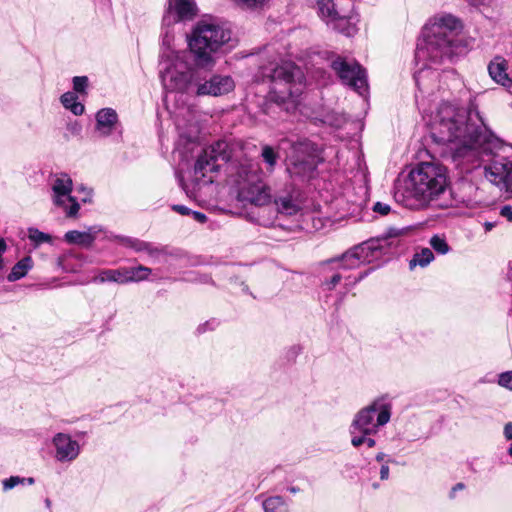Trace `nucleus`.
<instances>
[{
	"label": "nucleus",
	"mask_w": 512,
	"mask_h": 512,
	"mask_svg": "<svg viewBox=\"0 0 512 512\" xmlns=\"http://www.w3.org/2000/svg\"><path fill=\"white\" fill-rule=\"evenodd\" d=\"M431 129L435 141L448 145L453 158L470 154L494 155L502 147L501 140L484 125L475 109L442 103L437 108Z\"/></svg>",
	"instance_id": "f257e3e1"
},
{
	"label": "nucleus",
	"mask_w": 512,
	"mask_h": 512,
	"mask_svg": "<svg viewBox=\"0 0 512 512\" xmlns=\"http://www.w3.org/2000/svg\"><path fill=\"white\" fill-rule=\"evenodd\" d=\"M459 27L460 22L452 15L442 16L425 27L423 40L418 43L415 52L417 64L422 63V68L414 76L419 89L429 74L437 77L429 71L430 65L439 64L444 58L451 57L454 31Z\"/></svg>",
	"instance_id": "f03ea898"
},
{
	"label": "nucleus",
	"mask_w": 512,
	"mask_h": 512,
	"mask_svg": "<svg viewBox=\"0 0 512 512\" xmlns=\"http://www.w3.org/2000/svg\"><path fill=\"white\" fill-rule=\"evenodd\" d=\"M408 231V227L402 229L392 227L384 237L364 242L353 247L340 258L321 263L323 273L333 272L330 278H325L322 286L327 290H333L343 278V270L355 269L362 264L373 262L381 255V250L384 247L381 242H385V245L388 246L393 245L395 238L406 235Z\"/></svg>",
	"instance_id": "7ed1b4c3"
},
{
	"label": "nucleus",
	"mask_w": 512,
	"mask_h": 512,
	"mask_svg": "<svg viewBox=\"0 0 512 512\" xmlns=\"http://www.w3.org/2000/svg\"><path fill=\"white\" fill-rule=\"evenodd\" d=\"M241 149L239 142L227 141H218L205 148L197 158L193 178L189 183L183 184L186 194L194 199L200 198L202 189L213 183L215 174L222 164L233 160L239 161L238 154Z\"/></svg>",
	"instance_id": "20e7f679"
},
{
	"label": "nucleus",
	"mask_w": 512,
	"mask_h": 512,
	"mask_svg": "<svg viewBox=\"0 0 512 512\" xmlns=\"http://www.w3.org/2000/svg\"><path fill=\"white\" fill-rule=\"evenodd\" d=\"M264 74L271 79L270 99L284 105L287 112L296 109L304 89V77L300 68L292 62L284 61L265 67Z\"/></svg>",
	"instance_id": "39448f33"
},
{
	"label": "nucleus",
	"mask_w": 512,
	"mask_h": 512,
	"mask_svg": "<svg viewBox=\"0 0 512 512\" xmlns=\"http://www.w3.org/2000/svg\"><path fill=\"white\" fill-rule=\"evenodd\" d=\"M231 38V31L215 20H202L195 26L189 47L199 68L212 67L217 53Z\"/></svg>",
	"instance_id": "423d86ee"
},
{
	"label": "nucleus",
	"mask_w": 512,
	"mask_h": 512,
	"mask_svg": "<svg viewBox=\"0 0 512 512\" xmlns=\"http://www.w3.org/2000/svg\"><path fill=\"white\" fill-rule=\"evenodd\" d=\"M199 76V70L189 65L183 53L168 50L162 54L160 79L166 91L195 95Z\"/></svg>",
	"instance_id": "0eeeda50"
},
{
	"label": "nucleus",
	"mask_w": 512,
	"mask_h": 512,
	"mask_svg": "<svg viewBox=\"0 0 512 512\" xmlns=\"http://www.w3.org/2000/svg\"><path fill=\"white\" fill-rule=\"evenodd\" d=\"M230 176L237 188L239 201L257 206L270 201V190L261 180L259 166L254 161L244 159L237 165H232Z\"/></svg>",
	"instance_id": "6e6552de"
},
{
	"label": "nucleus",
	"mask_w": 512,
	"mask_h": 512,
	"mask_svg": "<svg viewBox=\"0 0 512 512\" xmlns=\"http://www.w3.org/2000/svg\"><path fill=\"white\" fill-rule=\"evenodd\" d=\"M410 187L415 196L433 198L443 193L447 187V171L434 162H423L409 174Z\"/></svg>",
	"instance_id": "1a4fd4ad"
},
{
	"label": "nucleus",
	"mask_w": 512,
	"mask_h": 512,
	"mask_svg": "<svg viewBox=\"0 0 512 512\" xmlns=\"http://www.w3.org/2000/svg\"><path fill=\"white\" fill-rule=\"evenodd\" d=\"M392 405L386 397H379L368 406L359 410L351 424V433L356 431L364 435H374L391 418Z\"/></svg>",
	"instance_id": "9d476101"
},
{
	"label": "nucleus",
	"mask_w": 512,
	"mask_h": 512,
	"mask_svg": "<svg viewBox=\"0 0 512 512\" xmlns=\"http://www.w3.org/2000/svg\"><path fill=\"white\" fill-rule=\"evenodd\" d=\"M331 67L343 84L349 86L361 95L367 92V76L365 70L358 63L347 61L338 56L331 62Z\"/></svg>",
	"instance_id": "9b49d317"
},
{
	"label": "nucleus",
	"mask_w": 512,
	"mask_h": 512,
	"mask_svg": "<svg viewBox=\"0 0 512 512\" xmlns=\"http://www.w3.org/2000/svg\"><path fill=\"white\" fill-rule=\"evenodd\" d=\"M73 189L72 179L68 174H56L52 182V199L53 203L62 208L68 217H75L79 210V204L74 197L71 196Z\"/></svg>",
	"instance_id": "f8f14e48"
},
{
	"label": "nucleus",
	"mask_w": 512,
	"mask_h": 512,
	"mask_svg": "<svg viewBox=\"0 0 512 512\" xmlns=\"http://www.w3.org/2000/svg\"><path fill=\"white\" fill-rule=\"evenodd\" d=\"M234 88L235 83L230 76L213 75L207 80L200 75L195 96L217 97L233 91Z\"/></svg>",
	"instance_id": "ddd939ff"
},
{
	"label": "nucleus",
	"mask_w": 512,
	"mask_h": 512,
	"mask_svg": "<svg viewBox=\"0 0 512 512\" xmlns=\"http://www.w3.org/2000/svg\"><path fill=\"white\" fill-rule=\"evenodd\" d=\"M51 442L54 448V459L57 462L71 463L78 458L81 451L80 444L71 435L56 433Z\"/></svg>",
	"instance_id": "4468645a"
},
{
	"label": "nucleus",
	"mask_w": 512,
	"mask_h": 512,
	"mask_svg": "<svg viewBox=\"0 0 512 512\" xmlns=\"http://www.w3.org/2000/svg\"><path fill=\"white\" fill-rule=\"evenodd\" d=\"M485 177L494 185L505 189L512 190V162L494 160L490 165L485 167Z\"/></svg>",
	"instance_id": "2eb2a0df"
},
{
	"label": "nucleus",
	"mask_w": 512,
	"mask_h": 512,
	"mask_svg": "<svg viewBox=\"0 0 512 512\" xmlns=\"http://www.w3.org/2000/svg\"><path fill=\"white\" fill-rule=\"evenodd\" d=\"M320 14L331 23L334 29L351 36L355 33V27L352 26L345 16H340L334 8L333 0H317Z\"/></svg>",
	"instance_id": "dca6fc26"
},
{
	"label": "nucleus",
	"mask_w": 512,
	"mask_h": 512,
	"mask_svg": "<svg viewBox=\"0 0 512 512\" xmlns=\"http://www.w3.org/2000/svg\"><path fill=\"white\" fill-rule=\"evenodd\" d=\"M197 13L193 0H170L164 22L168 25L178 21L191 20Z\"/></svg>",
	"instance_id": "f3484780"
},
{
	"label": "nucleus",
	"mask_w": 512,
	"mask_h": 512,
	"mask_svg": "<svg viewBox=\"0 0 512 512\" xmlns=\"http://www.w3.org/2000/svg\"><path fill=\"white\" fill-rule=\"evenodd\" d=\"M277 211L285 215H294L299 212L303 205L302 193L293 188L291 191L275 199Z\"/></svg>",
	"instance_id": "a211bd4d"
},
{
	"label": "nucleus",
	"mask_w": 512,
	"mask_h": 512,
	"mask_svg": "<svg viewBox=\"0 0 512 512\" xmlns=\"http://www.w3.org/2000/svg\"><path fill=\"white\" fill-rule=\"evenodd\" d=\"M508 61L502 56H495L488 64V73L494 82L507 88H512V79L508 73Z\"/></svg>",
	"instance_id": "6ab92c4d"
},
{
	"label": "nucleus",
	"mask_w": 512,
	"mask_h": 512,
	"mask_svg": "<svg viewBox=\"0 0 512 512\" xmlns=\"http://www.w3.org/2000/svg\"><path fill=\"white\" fill-rule=\"evenodd\" d=\"M316 168V160L312 155L303 158L296 157L291 160L289 171L302 177H310Z\"/></svg>",
	"instance_id": "aec40b11"
},
{
	"label": "nucleus",
	"mask_w": 512,
	"mask_h": 512,
	"mask_svg": "<svg viewBox=\"0 0 512 512\" xmlns=\"http://www.w3.org/2000/svg\"><path fill=\"white\" fill-rule=\"evenodd\" d=\"M96 121L97 131L101 135L107 136L108 134H110L114 125L117 122V114L113 109H102L96 114Z\"/></svg>",
	"instance_id": "412c9836"
},
{
	"label": "nucleus",
	"mask_w": 512,
	"mask_h": 512,
	"mask_svg": "<svg viewBox=\"0 0 512 512\" xmlns=\"http://www.w3.org/2000/svg\"><path fill=\"white\" fill-rule=\"evenodd\" d=\"M126 269L120 267L118 269H104L93 279L95 283L114 282L118 284H126Z\"/></svg>",
	"instance_id": "4be33fe9"
},
{
	"label": "nucleus",
	"mask_w": 512,
	"mask_h": 512,
	"mask_svg": "<svg viewBox=\"0 0 512 512\" xmlns=\"http://www.w3.org/2000/svg\"><path fill=\"white\" fill-rule=\"evenodd\" d=\"M32 266V258L30 256L24 257L13 266L11 272L7 276V280L9 282H14L23 278Z\"/></svg>",
	"instance_id": "5701e85b"
},
{
	"label": "nucleus",
	"mask_w": 512,
	"mask_h": 512,
	"mask_svg": "<svg viewBox=\"0 0 512 512\" xmlns=\"http://www.w3.org/2000/svg\"><path fill=\"white\" fill-rule=\"evenodd\" d=\"M434 260V254L429 248H422L419 252L413 255L409 261V268L413 270L415 267H426Z\"/></svg>",
	"instance_id": "b1692460"
},
{
	"label": "nucleus",
	"mask_w": 512,
	"mask_h": 512,
	"mask_svg": "<svg viewBox=\"0 0 512 512\" xmlns=\"http://www.w3.org/2000/svg\"><path fill=\"white\" fill-rule=\"evenodd\" d=\"M264 512H289L287 502L281 496H271L262 502Z\"/></svg>",
	"instance_id": "393cba45"
},
{
	"label": "nucleus",
	"mask_w": 512,
	"mask_h": 512,
	"mask_svg": "<svg viewBox=\"0 0 512 512\" xmlns=\"http://www.w3.org/2000/svg\"><path fill=\"white\" fill-rule=\"evenodd\" d=\"M61 103L69 109L74 115H82L84 112V105L78 102V97L74 92H66L61 96Z\"/></svg>",
	"instance_id": "a878e982"
},
{
	"label": "nucleus",
	"mask_w": 512,
	"mask_h": 512,
	"mask_svg": "<svg viewBox=\"0 0 512 512\" xmlns=\"http://www.w3.org/2000/svg\"><path fill=\"white\" fill-rule=\"evenodd\" d=\"M125 269L127 272L125 273L126 283L146 280L152 272L150 268L142 265L136 267H125Z\"/></svg>",
	"instance_id": "bb28decb"
},
{
	"label": "nucleus",
	"mask_w": 512,
	"mask_h": 512,
	"mask_svg": "<svg viewBox=\"0 0 512 512\" xmlns=\"http://www.w3.org/2000/svg\"><path fill=\"white\" fill-rule=\"evenodd\" d=\"M65 239L67 242L72 244L89 246L94 241V236L90 232L72 230L65 234Z\"/></svg>",
	"instance_id": "cd10ccee"
},
{
	"label": "nucleus",
	"mask_w": 512,
	"mask_h": 512,
	"mask_svg": "<svg viewBox=\"0 0 512 512\" xmlns=\"http://www.w3.org/2000/svg\"><path fill=\"white\" fill-rule=\"evenodd\" d=\"M124 240L127 243V245L133 248L134 250L145 251L151 257H156L160 254V251L157 248L152 247L149 243L131 238H125Z\"/></svg>",
	"instance_id": "c85d7f7f"
},
{
	"label": "nucleus",
	"mask_w": 512,
	"mask_h": 512,
	"mask_svg": "<svg viewBox=\"0 0 512 512\" xmlns=\"http://www.w3.org/2000/svg\"><path fill=\"white\" fill-rule=\"evenodd\" d=\"M271 0H233L242 10L258 11L266 7Z\"/></svg>",
	"instance_id": "c756f323"
},
{
	"label": "nucleus",
	"mask_w": 512,
	"mask_h": 512,
	"mask_svg": "<svg viewBox=\"0 0 512 512\" xmlns=\"http://www.w3.org/2000/svg\"><path fill=\"white\" fill-rule=\"evenodd\" d=\"M28 237L35 246L51 241V236L49 234L41 232L36 228L29 229Z\"/></svg>",
	"instance_id": "7c9ffc66"
},
{
	"label": "nucleus",
	"mask_w": 512,
	"mask_h": 512,
	"mask_svg": "<svg viewBox=\"0 0 512 512\" xmlns=\"http://www.w3.org/2000/svg\"><path fill=\"white\" fill-rule=\"evenodd\" d=\"M261 155L264 162L268 165V170L272 171L278 159L277 153L272 147L266 145L263 147Z\"/></svg>",
	"instance_id": "2f4dec72"
},
{
	"label": "nucleus",
	"mask_w": 512,
	"mask_h": 512,
	"mask_svg": "<svg viewBox=\"0 0 512 512\" xmlns=\"http://www.w3.org/2000/svg\"><path fill=\"white\" fill-rule=\"evenodd\" d=\"M430 245L432 248L440 254H446L449 251V246L446 240L438 235H435L430 240Z\"/></svg>",
	"instance_id": "473e14b6"
},
{
	"label": "nucleus",
	"mask_w": 512,
	"mask_h": 512,
	"mask_svg": "<svg viewBox=\"0 0 512 512\" xmlns=\"http://www.w3.org/2000/svg\"><path fill=\"white\" fill-rule=\"evenodd\" d=\"M173 210L177 211L180 214L191 216L192 220L196 222L202 223L206 221V217L204 214L200 212L190 211L185 206L176 205L173 207Z\"/></svg>",
	"instance_id": "72a5a7b5"
},
{
	"label": "nucleus",
	"mask_w": 512,
	"mask_h": 512,
	"mask_svg": "<svg viewBox=\"0 0 512 512\" xmlns=\"http://www.w3.org/2000/svg\"><path fill=\"white\" fill-rule=\"evenodd\" d=\"M497 384L502 388L512 391V370L498 374Z\"/></svg>",
	"instance_id": "f704fd0d"
},
{
	"label": "nucleus",
	"mask_w": 512,
	"mask_h": 512,
	"mask_svg": "<svg viewBox=\"0 0 512 512\" xmlns=\"http://www.w3.org/2000/svg\"><path fill=\"white\" fill-rule=\"evenodd\" d=\"M218 325H219V323L217 320H215V319L208 320V321L201 323L197 326L196 333L198 335H201V334L206 333L207 331H213L218 327Z\"/></svg>",
	"instance_id": "c9c22d12"
},
{
	"label": "nucleus",
	"mask_w": 512,
	"mask_h": 512,
	"mask_svg": "<svg viewBox=\"0 0 512 512\" xmlns=\"http://www.w3.org/2000/svg\"><path fill=\"white\" fill-rule=\"evenodd\" d=\"M88 85L86 76H76L73 78V88L76 92L83 93Z\"/></svg>",
	"instance_id": "e433bc0d"
},
{
	"label": "nucleus",
	"mask_w": 512,
	"mask_h": 512,
	"mask_svg": "<svg viewBox=\"0 0 512 512\" xmlns=\"http://www.w3.org/2000/svg\"><path fill=\"white\" fill-rule=\"evenodd\" d=\"M372 210L374 213L382 216L389 215L392 212L391 207L388 204L382 202H376L373 205Z\"/></svg>",
	"instance_id": "4c0bfd02"
},
{
	"label": "nucleus",
	"mask_w": 512,
	"mask_h": 512,
	"mask_svg": "<svg viewBox=\"0 0 512 512\" xmlns=\"http://www.w3.org/2000/svg\"><path fill=\"white\" fill-rule=\"evenodd\" d=\"M24 481L25 478H20L19 476H12L3 481V488L4 490H10L17 486L18 484L23 483Z\"/></svg>",
	"instance_id": "58836bf2"
},
{
	"label": "nucleus",
	"mask_w": 512,
	"mask_h": 512,
	"mask_svg": "<svg viewBox=\"0 0 512 512\" xmlns=\"http://www.w3.org/2000/svg\"><path fill=\"white\" fill-rule=\"evenodd\" d=\"M500 215L508 222H512V206L505 205L500 209Z\"/></svg>",
	"instance_id": "ea45409f"
},
{
	"label": "nucleus",
	"mask_w": 512,
	"mask_h": 512,
	"mask_svg": "<svg viewBox=\"0 0 512 512\" xmlns=\"http://www.w3.org/2000/svg\"><path fill=\"white\" fill-rule=\"evenodd\" d=\"M503 434L507 440H512V422H508L505 424Z\"/></svg>",
	"instance_id": "a19ab883"
},
{
	"label": "nucleus",
	"mask_w": 512,
	"mask_h": 512,
	"mask_svg": "<svg viewBox=\"0 0 512 512\" xmlns=\"http://www.w3.org/2000/svg\"><path fill=\"white\" fill-rule=\"evenodd\" d=\"M367 435H364L362 434L361 436H353L352 439H351V444L354 446V447H359L361 446L362 444H364V439Z\"/></svg>",
	"instance_id": "79ce46f5"
},
{
	"label": "nucleus",
	"mask_w": 512,
	"mask_h": 512,
	"mask_svg": "<svg viewBox=\"0 0 512 512\" xmlns=\"http://www.w3.org/2000/svg\"><path fill=\"white\" fill-rule=\"evenodd\" d=\"M389 472V466L387 464H383L380 469L381 480H387L389 478Z\"/></svg>",
	"instance_id": "37998d69"
},
{
	"label": "nucleus",
	"mask_w": 512,
	"mask_h": 512,
	"mask_svg": "<svg viewBox=\"0 0 512 512\" xmlns=\"http://www.w3.org/2000/svg\"><path fill=\"white\" fill-rule=\"evenodd\" d=\"M6 248H7V246H6L4 239L0 238V268L1 269H3V267H4L2 255L5 253Z\"/></svg>",
	"instance_id": "c03bdc74"
},
{
	"label": "nucleus",
	"mask_w": 512,
	"mask_h": 512,
	"mask_svg": "<svg viewBox=\"0 0 512 512\" xmlns=\"http://www.w3.org/2000/svg\"><path fill=\"white\" fill-rule=\"evenodd\" d=\"M464 488H465V485H464L463 483H461V482H459V483L455 484V485L452 487L451 491H450V495H449V496H450V498H452V499H453V498H455V494H456V492H457V491H460V490H463Z\"/></svg>",
	"instance_id": "a18cd8bd"
},
{
	"label": "nucleus",
	"mask_w": 512,
	"mask_h": 512,
	"mask_svg": "<svg viewBox=\"0 0 512 512\" xmlns=\"http://www.w3.org/2000/svg\"><path fill=\"white\" fill-rule=\"evenodd\" d=\"M294 150L297 152L307 151L308 144L307 143H299L297 146L294 147Z\"/></svg>",
	"instance_id": "49530a36"
},
{
	"label": "nucleus",
	"mask_w": 512,
	"mask_h": 512,
	"mask_svg": "<svg viewBox=\"0 0 512 512\" xmlns=\"http://www.w3.org/2000/svg\"><path fill=\"white\" fill-rule=\"evenodd\" d=\"M364 444H366L369 448H372L375 446L376 442L373 438L365 437Z\"/></svg>",
	"instance_id": "de8ad7c7"
},
{
	"label": "nucleus",
	"mask_w": 512,
	"mask_h": 512,
	"mask_svg": "<svg viewBox=\"0 0 512 512\" xmlns=\"http://www.w3.org/2000/svg\"><path fill=\"white\" fill-rule=\"evenodd\" d=\"M386 455L383 453V452H379L377 455H376V461L378 462H382L384 461Z\"/></svg>",
	"instance_id": "09e8293b"
},
{
	"label": "nucleus",
	"mask_w": 512,
	"mask_h": 512,
	"mask_svg": "<svg viewBox=\"0 0 512 512\" xmlns=\"http://www.w3.org/2000/svg\"><path fill=\"white\" fill-rule=\"evenodd\" d=\"M367 274H368V271L363 273V274H361L357 279H355V282H358V281L362 280Z\"/></svg>",
	"instance_id": "8fccbe9b"
},
{
	"label": "nucleus",
	"mask_w": 512,
	"mask_h": 512,
	"mask_svg": "<svg viewBox=\"0 0 512 512\" xmlns=\"http://www.w3.org/2000/svg\"><path fill=\"white\" fill-rule=\"evenodd\" d=\"M289 491H290L291 493H297V492L299 491V489H298V488H296V487H291V488H289Z\"/></svg>",
	"instance_id": "3c124183"
},
{
	"label": "nucleus",
	"mask_w": 512,
	"mask_h": 512,
	"mask_svg": "<svg viewBox=\"0 0 512 512\" xmlns=\"http://www.w3.org/2000/svg\"><path fill=\"white\" fill-rule=\"evenodd\" d=\"M508 454L512 457V443L510 444V447L508 449Z\"/></svg>",
	"instance_id": "603ef678"
},
{
	"label": "nucleus",
	"mask_w": 512,
	"mask_h": 512,
	"mask_svg": "<svg viewBox=\"0 0 512 512\" xmlns=\"http://www.w3.org/2000/svg\"><path fill=\"white\" fill-rule=\"evenodd\" d=\"M492 227H493V226H491V225L486 226L485 232L490 231Z\"/></svg>",
	"instance_id": "864d4df0"
},
{
	"label": "nucleus",
	"mask_w": 512,
	"mask_h": 512,
	"mask_svg": "<svg viewBox=\"0 0 512 512\" xmlns=\"http://www.w3.org/2000/svg\"><path fill=\"white\" fill-rule=\"evenodd\" d=\"M27 481H28L29 484H33L34 483V479L33 478H28Z\"/></svg>",
	"instance_id": "5fc2aeb1"
},
{
	"label": "nucleus",
	"mask_w": 512,
	"mask_h": 512,
	"mask_svg": "<svg viewBox=\"0 0 512 512\" xmlns=\"http://www.w3.org/2000/svg\"><path fill=\"white\" fill-rule=\"evenodd\" d=\"M2 271V269L0 268V272Z\"/></svg>",
	"instance_id": "6e6d98bb"
}]
</instances>
